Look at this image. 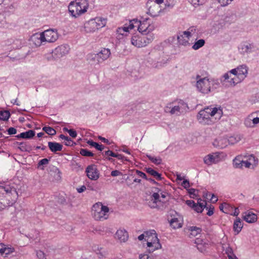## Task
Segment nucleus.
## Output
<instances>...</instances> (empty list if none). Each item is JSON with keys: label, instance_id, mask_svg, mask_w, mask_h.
<instances>
[{"label": "nucleus", "instance_id": "obj_11", "mask_svg": "<svg viewBox=\"0 0 259 259\" xmlns=\"http://www.w3.org/2000/svg\"><path fill=\"white\" fill-rule=\"evenodd\" d=\"M221 160L220 153L215 152L212 154H209L203 158V161L205 164L210 165L212 164H215L220 162Z\"/></svg>", "mask_w": 259, "mask_h": 259}, {"label": "nucleus", "instance_id": "obj_18", "mask_svg": "<svg viewBox=\"0 0 259 259\" xmlns=\"http://www.w3.org/2000/svg\"><path fill=\"white\" fill-rule=\"evenodd\" d=\"M31 39L33 44L37 47L40 46L42 42L45 41L44 39L42 32L40 33H37L33 34L31 36Z\"/></svg>", "mask_w": 259, "mask_h": 259}, {"label": "nucleus", "instance_id": "obj_52", "mask_svg": "<svg viewBox=\"0 0 259 259\" xmlns=\"http://www.w3.org/2000/svg\"><path fill=\"white\" fill-rule=\"evenodd\" d=\"M111 175L112 177H116V176H121L122 173L119 170H113L111 171Z\"/></svg>", "mask_w": 259, "mask_h": 259}, {"label": "nucleus", "instance_id": "obj_43", "mask_svg": "<svg viewBox=\"0 0 259 259\" xmlns=\"http://www.w3.org/2000/svg\"><path fill=\"white\" fill-rule=\"evenodd\" d=\"M188 193L190 195H193L192 198H194L198 195V191L193 188H191L188 190Z\"/></svg>", "mask_w": 259, "mask_h": 259}, {"label": "nucleus", "instance_id": "obj_48", "mask_svg": "<svg viewBox=\"0 0 259 259\" xmlns=\"http://www.w3.org/2000/svg\"><path fill=\"white\" fill-rule=\"evenodd\" d=\"M36 255L38 259H46L45 253L41 250L37 251Z\"/></svg>", "mask_w": 259, "mask_h": 259}, {"label": "nucleus", "instance_id": "obj_36", "mask_svg": "<svg viewBox=\"0 0 259 259\" xmlns=\"http://www.w3.org/2000/svg\"><path fill=\"white\" fill-rule=\"evenodd\" d=\"M205 44L204 40L201 39L197 41L193 46L192 48L194 50H197L202 47Z\"/></svg>", "mask_w": 259, "mask_h": 259}, {"label": "nucleus", "instance_id": "obj_41", "mask_svg": "<svg viewBox=\"0 0 259 259\" xmlns=\"http://www.w3.org/2000/svg\"><path fill=\"white\" fill-rule=\"evenodd\" d=\"M49 160L47 158H44L40 160L38 163L37 167L39 168L40 166H44L47 165L49 163ZM40 169L42 170L44 169V167H40Z\"/></svg>", "mask_w": 259, "mask_h": 259}, {"label": "nucleus", "instance_id": "obj_61", "mask_svg": "<svg viewBox=\"0 0 259 259\" xmlns=\"http://www.w3.org/2000/svg\"><path fill=\"white\" fill-rule=\"evenodd\" d=\"M87 189V188L85 186L83 185L81 187L77 188L76 190L78 193H82L84 192Z\"/></svg>", "mask_w": 259, "mask_h": 259}, {"label": "nucleus", "instance_id": "obj_25", "mask_svg": "<svg viewBox=\"0 0 259 259\" xmlns=\"http://www.w3.org/2000/svg\"><path fill=\"white\" fill-rule=\"evenodd\" d=\"M242 227L243 224L241 221V219L239 218H237L233 224L234 231L236 234H238L241 231Z\"/></svg>", "mask_w": 259, "mask_h": 259}, {"label": "nucleus", "instance_id": "obj_13", "mask_svg": "<svg viewBox=\"0 0 259 259\" xmlns=\"http://www.w3.org/2000/svg\"><path fill=\"white\" fill-rule=\"evenodd\" d=\"M135 23L137 24L138 31L143 35L148 34L152 30L150 25L145 22L136 21Z\"/></svg>", "mask_w": 259, "mask_h": 259}, {"label": "nucleus", "instance_id": "obj_34", "mask_svg": "<svg viewBox=\"0 0 259 259\" xmlns=\"http://www.w3.org/2000/svg\"><path fill=\"white\" fill-rule=\"evenodd\" d=\"M142 38L143 42H145V47L148 44L152 42V41L153 39V36L151 34L143 36V37H141Z\"/></svg>", "mask_w": 259, "mask_h": 259}, {"label": "nucleus", "instance_id": "obj_26", "mask_svg": "<svg viewBox=\"0 0 259 259\" xmlns=\"http://www.w3.org/2000/svg\"><path fill=\"white\" fill-rule=\"evenodd\" d=\"M35 135V132L33 130H29L26 132L22 133L16 137L18 138L30 139Z\"/></svg>", "mask_w": 259, "mask_h": 259}, {"label": "nucleus", "instance_id": "obj_10", "mask_svg": "<svg viewBox=\"0 0 259 259\" xmlns=\"http://www.w3.org/2000/svg\"><path fill=\"white\" fill-rule=\"evenodd\" d=\"M44 39L45 41L53 42L55 41L58 38V33L56 30L48 29L42 32Z\"/></svg>", "mask_w": 259, "mask_h": 259}, {"label": "nucleus", "instance_id": "obj_59", "mask_svg": "<svg viewBox=\"0 0 259 259\" xmlns=\"http://www.w3.org/2000/svg\"><path fill=\"white\" fill-rule=\"evenodd\" d=\"M105 154L107 156H111L114 157L116 153H114L112 151L108 150L105 152Z\"/></svg>", "mask_w": 259, "mask_h": 259}, {"label": "nucleus", "instance_id": "obj_54", "mask_svg": "<svg viewBox=\"0 0 259 259\" xmlns=\"http://www.w3.org/2000/svg\"><path fill=\"white\" fill-rule=\"evenodd\" d=\"M136 174L139 177H140L141 178H144L145 179H147V176H146V174L145 173L143 172L142 171L138 170H136Z\"/></svg>", "mask_w": 259, "mask_h": 259}, {"label": "nucleus", "instance_id": "obj_4", "mask_svg": "<svg viewBox=\"0 0 259 259\" xmlns=\"http://www.w3.org/2000/svg\"><path fill=\"white\" fill-rule=\"evenodd\" d=\"M106 20L101 17H96L85 23L84 28L87 33L95 32L106 25Z\"/></svg>", "mask_w": 259, "mask_h": 259}, {"label": "nucleus", "instance_id": "obj_16", "mask_svg": "<svg viewBox=\"0 0 259 259\" xmlns=\"http://www.w3.org/2000/svg\"><path fill=\"white\" fill-rule=\"evenodd\" d=\"M15 249L11 246L5 245L3 243L0 244V254L2 256L7 257L8 255L13 253Z\"/></svg>", "mask_w": 259, "mask_h": 259}, {"label": "nucleus", "instance_id": "obj_62", "mask_svg": "<svg viewBox=\"0 0 259 259\" xmlns=\"http://www.w3.org/2000/svg\"><path fill=\"white\" fill-rule=\"evenodd\" d=\"M213 210H214L213 207H210L209 208L208 212H207V214L209 216L212 215L213 214Z\"/></svg>", "mask_w": 259, "mask_h": 259}, {"label": "nucleus", "instance_id": "obj_45", "mask_svg": "<svg viewBox=\"0 0 259 259\" xmlns=\"http://www.w3.org/2000/svg\"><path fill=\"white\" fill-rule=\"evenodd\" d=\"M230 207V206L228 204L225 203L224 204H222L221 206H220V209L224 212L227 213L228 212L227 211V209Z\"/></svg>", "mask_w": 259, "mask_h": 259}, {"label": "nucleus", "instance_id": "obj_51", "mask_svg": "<svg viewBox=\"0 0 259 259\" xmlns=\"http://www.w3.org/2000/svg\"><path fill=\"white\" fill-rule=\"evenodd\" d=\"M136 21H137V20H136ZM135 21H136V20H131L130 21V24L128 26L129 27L130 29H132L135 27L138 26L137 24L135 23Z\"/></svg>", "mask_w": 259, "mask_h": 259}, {"label": "nucleus", "instance_id": "obj_7", "mask_svg": "<svg viewBox=\"0 0 259 259\" xmlns=\"http://www.w3.org/2000/svg\"><path fill=\"white\" fill-rule=\"evenodd\" d=\"M164 3V0H151L147 3L148 11L149 14L156 17L159 15V14L162 10V7L160 6Z\"/></svg>", "mask_w": 259, "mask_h": 259}, {"label": "nucleus", "instance_id": "obj_57", "mask_svg": "<svg viewBox=\"0 0 259 259\" xmlns=\"http://www.w3.org/2000/svg\"><path fill=\"white\" fill-rule=\"evenodd\" d=\"M8 132L9 135H14V134H16L17 130L14 127H10L9 128H8Z\"/></svg>", "mask_w": 259, "mask_h": 259}, {"label": "nucleus", "instance_id": "obj_55", "mask_svg": "<svg viewBox=\"0 0 259 259\" xmlns=\"http://www.w3.org/2000/svg\"><path fill=\"white\" fill-rule=\"evenodd\" d=\"M251 165V162L248 161L242 160V167L245 166V167L249 168Z\"/></svg>", "mask_w": 259, "mask_h": 259}, {"label": "nucleus", "instance_id": "obj_35", "mask_svg": "<svg viewBox=\"0 0 259 259\" xmlns=\"http://www.w3.org/2000/svg\"><path fill=\"white\" fill-rule=\"evenodd\" d=\"M228 143L233 145L241 140V138L239 136H231L228 139Z\"/></svg>", "mask_w": 259, "mask_h": 259}, {"label": "nucleus", "instance_id": "obj_1", "mask_svg": "<svg viewBox=\"0 0 259 259\" xmlns=\"http://www.w3.org/2000/svg\"><path fill=\"white\" fill-rule=\"evenodd\" d=\"M247 71V67L246 65H240L237 68L233 69L229 72L226 73L224 77L225 79L228 80V82L231 85H234L244 79L246 76Z\"/></svg>", "mask_w": 259, "mask_h": 259}, {"label": "nucleus", "instance_id": "obj_28", "mask_svg": "<svg viewBox=\"0 0 259 259\" xmlns=\"http://www.w3.org/2000/svg\"><path fill=\"white\" fill-rule=\"evenodd\" d=\"M189 230L191 232L190 234L193 236H196L201 231V229L200 228L195 226L190 227Z\"/></svg>", "mask_w": 259, "mask_h": 259}, {"label": "nucleus", "instance_id": "obj_8", "mask_svg": "<svg viewBox=\"0 0 259 259\" xmlns=\"http://www.w3.org/2000/svg\"><path fill=\"white\" fill-rule=\"evenodd\" d=\"M212 85V82L206 77L199 79L196 83L197 89L203 94L209 93Z\"/></svg>", "mask_w": 259, "mask_h": 259}, {"label": "nucleus", "instance_id": "obj_5", "mask_svg": "<svg viewBox=\"0 0 259 259\" xmlns=\"http://www.w3.org/2000/svg\"><path fill=\"white\" fill-rule=\"evenodd\" d=\"M222 114V110L221 109L215 107L209 108L208 107L199 111L198 118L199 120L202 119V120H204V119H206L207 123L209 124V121H211L209 120L210 116L212 117L215 114H218L219 117H220Z\"/></svg>", "mask_w": 259, "mask_h": 259}, {"label": "nucleus", "instance_id": "obj_31", "mask_svg": "<svg viewBox=\"0 0 259 259\" xmlns=\"http://www.w3.org/2000/svg\"><path fill=\"white\" fill-rule=\"evenodd\" d=\"M10 116V113L8 111H0V119L6 121L8 120Z\"/></svg>", "mask_w": 259, "mask_h": 259}, {"label": "nucleus", "instance_id": "obj_2", "mask_svg": "<svg viewBox=\"0 0 259 259\" xmlns=\"http://www.w3.org/2000/svg\"><path fill=\"white\" fill-rule=\"evenodd\" d=\"M88 7L87 0H75L70 3L68 10L73 16L76 17L86 12Z\"/></svg>", "mask_w": 259, "mask_h": 259}, {"label": "nucleus", "instance_id": "obj_22", "mask_svg": "<svg viewBox=\"0 0 259 259\" xmlns=\"http://www.w3.org/2000/svg\"><path fill=\"white\" fill-rule=\"evenodd\" d=\"M132 44L138 48H141L145 47V42H143L141 37L138 36H134L131 38Z\"/></svg>", "mask_w": 259, "mask_h": 259}, {"label": "nucleus", "instance_id": "obj_39", "mask_svg": "<svg viewBox=\"0 0 259 259\" xmlns=\"http://www.w3.org/2000/svg\"><path fill=\"white\" fill-rule=\"evenodd\" d=\"M80 154L86 157H92L94 156V154L92 152L86 149H81L80 151Z\"/></svg>", "mask_w": 259, "mask_h": 259}, {"label": "nucleus", "instance_id": "obj_27", "mask_svg": "<svg viewBox=\"0 0 259 259\" xmlns=\"http://www.w3.org/2000/svg\"><path fill=\"white\" fill-rule=\"evenodd\" d=\"M145 169L147 173L154 177L157 180L160 181L162 179L161 175L152 168L148 167Z\"/></svg>", "mask_w": 259, "mask_h": 259}, {"label": "nucleus", "instance_id": "obj_40", "mask_svg": "<svg viewBox=\"0 0 259 259\" xmlns=\"http://www.w3.org/2000/svg\"><path fill=\"white\" fill-rule=\"evenodd\" d=\"M148 157L153 163L157 165L160 164L162 161L161 159L159 157H155L152 156H148Z\"/></svg>", "mask_w": 259, "mask_h": 259}, {"label": "nucleus", "instance_id": "obj_23", "mask_svg": "<svg viewBox=\"0 0 259 259\" xmlns=\"http://www.w3.org/2000/svg\"><path fill=\"white\" fill-rule=\"evenodd\" d=\"M159 195L157 193H154L151 196V200L148 202V205L151 208H156L157 206V203L159 200Z\"/></svg>", "mask_w": 259, "mask_h": 259}, {"label": "nucleus", "instance_id": "obj_53", "mask_svg": "<svg viewBox=\"0 0 259 259\" xmlns=\"http://www.w3.org/2000/svg\"><path fill=\"white\" fill-rule=\"evenodd\" d=\"M68 133H69V135L72 138H74L77 136L76 132L73 129H70L68 131Z\"/></svg>", "mask_w": 259, "mask_h": 259}, {"label": "nucleus", "instance_id": "obj_33", "mask_svg": "<svg viewBox=\"0 0 259 259\" xmlns=\"http://www.w3.org/2000/svg\"><path fill=\"white\" fill-rule=\"evenodd\" d=\"M87 143L90 145L95 147L98 150L102 151L104 149V147L102 145H99L97 143L94 142L92 140L88 141Z\"/></svg>", "mask_w": 259, "mask_h": 259}, {"label": "nucleus", "instance_id": "obj_50", "mask_svg": "<svg viewBox=\"0 0 259 259\" xmlns=\"http://www.w3.org/2000/svg\"><path fill=\"white\" fill-rule=\"evenodd\" d=\"M180 108L179 106H176L172 108L170 111V113L171 114L176 113L177 112H180Z\"/></svg>", "mask_w": 259, "mask_h": 259}, {"label": "nucleus", "instance_id": "obj_29", "mask_svg": "<svg viewBox=\"0 0 259 259\" xmlns=\"http://www.w3.org/2000/svg\"><path fill=\"white\" fill-rule=\"evenodd\" d=\"M0 189H3L7 194H12L13 193H16L17 192L15 188L14 187H11L9 186H0Z\"/></svg>", "mask_w": 259, "mask_h": 259}, {"label": "nucleus", "instance_id": "obj_3", "mask_svg": "<svg viewBox=\"0 0 259 259\" xmlns=\"http://www.w3.org/2000/svg\"><path fill=\"white\" fill-rule=\"evenodd\" d=\"M109 208L107 206L103 205L101 202L95 204L92 209V215L97 221H103L108 218L107 213Z\"/></svg>", "mask_w": 259, "mask_h": 259}, {"label": "nucleus", "instance_id": "obj_38", "mask_svg": "<svg viewBox=\"0 0 259 259\" xmlns=\"http://www.w3.org/2000/svg\"><path fill=\"white\" fill-rule=\"evenodd\" d=\"M204 208H206V209L208 208L205 205H202L201 204H196V203L193 207V209L197 212H201Z\"/></svg>", "mask_w": 259, "mask_h": 259}, {"label": "nucleus", "instance_id": "obj_15", "mask_svg": "<svg viewBox=\"0 0 259 259\" xmlns=\"http://www.w3.org/2000/svg\"><path fill=\"white\" fill-rule=\"evenodd\" d=\"M5 46H12L13 49H17L21 46V41L20 39L15 37H11L4 41Z\"/></svg>", "mask_w": 259, "mask_h": 259}, {"label": "nucleus", "instance_id": "obj_19", "mask_svg": "<svg viewBox=\"0 0 259 259\" xmlns=\"http://www.w3.org/2000/svg\"><path fill=\"white\" fill-rule=\"evenodd\" d=\"M228 142L227 138L220 137L216 139L213 142V145L215 147L220 148H224L226 147L228 145Z\"/></svg>", "mask_w": 259, "mask_h": 259}, {"label": "nucleus", "instance_id": "obj_44", "mask_svg": "<svg viewBox=\"0 0 259 259\" xmlns=\"http://www.w3.org/2000/svg\"><path fill=\"white\" fill-rule=\"evenodd\" d=\"M242 160H240L239 159L235 158L233 161V164L235 167H242Z\"/></svg>", "mask_w": 259, "mask_h": 259}, {"label": "nucleus", "instance_id": "obj_6", "mask_svg": "<svg viewBox=\"0 0 259 259\" xmlns=\"http://www.w3.org/2000/svg\"><path fill=\"white\" fill-rule=\"evenodd\" d=\"M153 232H146L145 233L148 236L147 241V246L149 248V252H153L155 249H157L161 247V244L159 243V239H158L155 231L153 230Z\"/></svg>", "mask_w": 259, "mask_h": 259}, {"label": "nucleus", "instance_id": "obj_56", "mask_svg": "<svg viewBox=\"0 0 259 259\" xmlns=\"http://www.w3.org/2000/svg\"><path fill=\"white\" fill-rule=\"evenodd\" d=\"M195 203H196L193 200H187L186 201V204L192 208H193Z\"/></svg>", "mask_w": 259, "mask_h": 259}, {"label": "nucleus", "instance_id": "obj_49", "mask_svg": "<svg viewBox=\"0 0 259 259\" xmlns=\"http://www.w3.org/2000/svg\"><path fill=\"white\" fill-rule=\"evenodd\" d=\"M233 0H218V2L222 6H226L229 4Z\"/></svg>", "mask_w": 259, "mask_h": 259}, {"label": "nucleus", "instance_id": "obj_12", "mask_svg": "<svg viewBox=\"0 0 259 259\" xmlns=\"http://www.w3.org/2000/svg\"><path fill=\"white\" fill-rule=\"evenodd\" d=\"M88 177L92 180H97L99 178V172L95 165L88 166L85 170Z\"/></svg>", "mask_w": 259, "mask_h": 259}, {"label": "nucleus", "instance_id": "obj_46", "mask_svg": "<svg viewBox=\"0 0 259 259\" xmlns=\"http://www.w3.org/2000/svg\"><path fill=\"white\" fill-rule=\"evenodd\" d=\"M139 257L140 259H156V258L152 255H149L148 254H141L140 255Z\"/></svg>", "mask_w": 259, "mask_h": 259}, {"label": "nucleus", "instance_id": "obj_24", "mask_svg": "<svg viewBox=\"0 0 259 259\" xmlns=\"http://www.w3.org/2000/svg\"><path fill=\"white\" fill-rule=\"evenodd\" d=\"M48 147L50 150L53 152L61 151L63 148V146L61 144L52 142H48Z\"/></svg>", "mask_w": 259, "mask_h": 259}, {"label": "nucleus", "instance_id": "obj_58", "mask_svg": "<svg viewBox=\"0 0 259 259\" xmlns=\"http://www.w3.org/2000/svg\"><path fill=\"white\" fill-rule=\"evenodd\" d=\"M181 185L185 189L189 188L190 187L189 181H188L187 180H184L183 181V182H182Z\"/></svg>", "mask_w": 259, "mask_h": 259}, {"label": "nucleus", "instance_id": "obj_42", "mask_svg": "<svg viewBox=\"0 0 259 259\" xmlns=\"http://www.w3.org/2000/svg\"><path fill=\"white\" fill-rule=\"evenodd\" d=\"M19 148L22 151H28L30 150V146L25 143H20L19 144Z\"/></svg>", "mask_w": 259, "mask_h": 259}, {"label": "nucleus", "instance_id": "obj_21", "mask_svg": "<svg viewBox=\"0 0 259 259\" xmlns=\"http://www.w3.org/2000/svg\"><path fill=\"white\" fill-rule=\"evenodd\" d=\"M243 219L248 223H254L257 220V216L250 211L245 212L243 214Z\"/></svg>", "mask_w": 259, "mask_h": 259}, {"label": "nucleus", "instance_id": "obj_17", "mask_svg": "<svg viewBox=\"0 0 259 259\" xmlns=\"http://www.w3.org/2000/svg\"><path fill=\"white\" fill-rule=\"evenodd\" d=\"M190 36V32L185 31L183 32V34L178 35L177 39L178 42L180 44L185 46L188 44V40Z\"/></svg>", "mask_w": 259, "mask_h": 259}, {"label": "nucleus", "instance_id": "obj_63", "mask_svg": "<svg viewBox=\"0 0 259 259\" xmlns=\"http://www.w3.org/2000/svg\"><path fill=\"white\" fill-rule=\"evenodd\" d=\"M99 139L100 140H101L102 142H104V143H106L107 144H110V143H109V142L108 139H106L105 138L102 137L101 136L99 137Z\"/></svg>", "mask_w": 259, "mask_h": 259}, {"label": "nucleus", "instance_id": "obj_20", "mask_svg": "<svg viewBox=\"0 0 259 259\" xmlns=\"http://www.w3.org/2000/svg\"><path fill=\"white\" fill-rule=\"evenodd\" d=\"M115 238L120 242H125L128 239V234L125 230H118L115 234Z\"/></svg>", "mask_w": 259, "mask_h": 259}, {"label": "nucleus", "instance_id": "obj_47", "mask_svg": "<svg viewBox=\"0 0 259 259\" xmlns=\"http://www.w3.org/2000/svg\"><path fill=\"white\" fill-rule=\"evenodd\" d=\"M204 0H189V2L194 6L202 5Z\"/></svg>", "mask_w": 259, "mask_h": 259}, {"label": "nucleus", "instance_id": "obj_30", "mask_svg": "<svg viewBox=\"0 0 259 259\" xmlns=\"http://www.w3.org/2000/svg\"><path fill=\"white\" fill-rule=\"evenodd\" d=\"M170 226L174 229L179 228L182 227L181 223L179 222V221L177 218H174L171 219L170 222Z\"/></svg>", "mask_w": 259, "mask_h": 259}, {"label": "nucleus", "instance_id": "obj_9", "mask_svg": "<svg viewBox=\"0 0 259 259\" xmlns=\"http://www.w3.org/2000/svg\"><path fill=\"white\" fill-rule=\"evenodd\" d=\"M110 54L111 53L109 49L103 48L99 53L92 55L91 60L94 61L95 63L99 64L107 59Z\"/></svg>", "mask_w": 259, "mask_h": 259}, {"label": "nucleus", "instance_id": "obj_32", "mask_svg": "<svg viewBox=\"0 0 259 259\" xmlns=\"http://www.w3.org/2000/svg\"><path fill=\"white\" fill-rule=\"evenodd\" d=\"M42 130L51 136H54L56 134V131L50 126H44L42 128Z\"/></svg>", "mask_w": 259, "mask_h": 259}, {"label": "nucleus", "instance_id": "obj_64", "mask_svg": "<svg viewBox=\"0 0 259 259\" xmlns=\"http://www.w3.org/2000/svg\"><path fill=\"white\" fill-rule=\"evenodd\" d=\"M201 204L202 205H206V202L204 200H202L201 199H198L196 204Z\"/></svg>", "mask_w": 259, "mask_h": 259}, {"label": "nucleus", "instance_id": "obj_37", "mask_svg": "<svg viewBox=\"0 0 259 259\" xmlns=\"http://www.w3.org/2000/svg\"><path fill=\"white\" fill-rule=\"evenodd\" d=\"M253 47L251 44L243 45L241 48L242 52L244 53H248L251 51V49Z\"/></svg>", "mask_w": 259, "mask_h": 259}, {"label": "nucleus", "instance_id": "obj_60", "mask_svg": "<svg viewBox=\"0 0 259 259\" xmlns=\"http://www.w3.org/2000/svg\"><path fill=\"white\" fill-rule=\"evenodd\" d=\"M73 141L68 137V140H66L65 145L67 146H72L73 145Z\"/></svg>", "mask_w": 259, "mask_h": 259}, {"label": "nucleus", "instance_id": "obj_14", "mask_svg": "<svg viewBox=\"0 0 259 259\" xmlns=\"http://www.w3.org/2000/svg\"><path fill=\"white\" fill-rule=\"evenodd\" d=\"M69 46L64 45L57 47L53 52V53L56 56L57 58H60L67 54L69 52Z\"/></svg>", "mask_w": 259, "mask_h": 259}]
</instances>
